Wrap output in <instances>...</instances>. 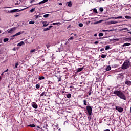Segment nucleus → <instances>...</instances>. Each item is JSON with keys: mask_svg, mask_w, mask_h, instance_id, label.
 <instances>
[{"mask_svg": "<svg viewBox=\"0 0 131 131\" xmlns=\"http://www.w3.org/2000/svg\"><path fill=\"white\" fill-rule=\"evenodd\" d=\"M112 41H119V39H112Z\"/></svg>", "mask_w": 131, "mask_h": 131, "instance_id": "30", "label": "nucleus"}, {"mask_svg": "<svg viewBox=\"0 0 131 131\" xmlns=\"http://www.w3.org/2000/svg\"><path fill=\"white\" fill-rule=\"evenodd\" d=\"M110 19H122V16H119V17H112Z\"/></svg>", "mask_w": 131, "mask_h": 131, "instance_id": "11", "label": "nucleus"}, {"mask_svg": "<svg viewBox=\"0 0 131 131\" xmlns=\"http://www.w3.org/2000/svg\"><path fill=\"white\" fill-rule=\"evenodd\" d=\"M130 66V61L129 60H125L122 66V69H127V68H129V67Z\"/></svg>", "mask_w": 131, "mask_h": 131, "instance_id": "2", "label": "nucleus"}, {"mask_svg": "<svg viewBox=\"0 0 131 131\" xmlns=\"http://www.w3.org/2000/svg\"><path fill=\"white\" fill-rule=\"evenodd\" d=\"M34 17H35V20H36L37 19H38V18H40L41 16H40V15H34Z\"/></svg>", "mask_w": 131, "mask_h": 131, "instance_id": "19", "label": "nucleus"}, {"mask_svg": "<svg viewBox=\"0 0 131 131\" xmlns=\"http://www.w3.org/2000/svg\"><path fill=\"white\" fill-rule=\"evenodd\" d=\"M104 131H110V129H106V130H104Z\"/></svg>", "mask_w": 131, "mask_h": 131, "instance_id": "58", "label": "nucleus"}, {"mask_svg": "<svg viewBox=\"0 0 131 131\" xmlns=\"http://www.w3.org/2000/svg\"><path fill=\"white\" fill-rule=\"evenodd\" d=\"M52 27H53V26H50L48 28L44 29L43 31H48V30H50Z\"/></svg>", "mask_w": 131, "mask_h": 131, "instance_id": "8", "label": "nucleus"}, {"mask_svg": "<svg viewBox=\"0 0 131 131\" xmlns=\"http://www.w3.org/2000/svg\"><path fill=\"white\" fill-rule=\"evenodd\" d=\"M104 35V34L103 33H100L99 34V36L101 37V36H103Z\"/></svg>", "mask_w": 131, "mask_h": 131, "instance_id": "37", "label": "nucleus"}, {"mask_svg": "<svg viewBox=\"0 0 131 131\" xmlns=\"http://www.w3.org/2000/svg\"><path fill=\"white\" fill-rule=\"evenodd\" d=\"M73 39V37H71L69 39V40H72Z\"/></svg>", "mask_w": 131, "mask_h": 131, "instance_id": "47", "label": "nucleus"}, {"mask_svg": "<svg viewBox=\"0 0 131 131\" xmlns=\"http://www.w3.org/2000/svg\"><path fill=\"white\" fill-rule=\"evenodd\" d=\"M17 5H19V3H15V5L17 6Z\"/></svg>", "mask_w": 131, "mask_h": 131, "instance_id": "59", "label": "nucleus"}, {"mask_svg": "<svg viewBox=\"0 0 131 131\" xmlns=\"http://www.w3.org/2000/svg\"><path fill=\"white\" fill-rule=\"evenodd\" d=\"M59 6H62V3H59Z\"/></svg>", "mask_w": 131, "mask_h": 131, "instance_id": "55", "label": "nucleus"}, {"mask_svg": "<svg viewBox=\"0 0 131 131\" xmlns=\"http://www.w3.org/2000/svg\"><path fill=\"white\" fill-rule=\"evenodd\" d=\"M25 42H26V43H27V40H25Z\"/></svg>", "mask_w": 131, "mask_h": 131, "instance_id": "60", "label": "nucleus"}, {"mask_svg": "<svg viewBox=\"0 0 131 131\" xmlns=\"http://www.w3.org/2000/svg\"><path fill=\"white\" fill-rule=\"evenodd\" d=\"M36 88L37 89H39V88H40V85H39V84H36Z\"/></svg>", "mask_w": 131, "mask_h": 131, "instance_id": "40", "label": "nucleus"}, {"mask_svg": "<svg viewBox=\"0 0 131 131\" xmlns=\"http://www.w3.org/2000/svg\"><path fill=\"white\" fill-rule=\"evenodd\" d=\"M116 110H117L118 112L121 113L122 111H123V108L119 106H117L115 107Z\"/></svg>", "mask_w": 131, "mask_h": 131, "instance_id": "4", "label": "nucleus"}, {"mask_svg": "<svg viewBox=\"0 0 131 131\" xmlns=\"http://www.w3.org/2000/svg\"><path fill=\"white\" fill-rule=\"evenodd\" d=\"M42 24H43V27H47V26H48V25H49V23L47 24V21H43Z\"/></svg>", "mask_w": 131, "mask_h": 131, "instance_id": "10", "label": "nucleus"}, {"mask_svg": "<svg viewBox=\"0 0 131 131\" xmlns=\"http://www.w3.org/2000/svg\"><path fill=\"white\" fill-rule=\"evenodd\" d=\"M103 51H104V48H102L101 49H100L101 52H103Z\"/></svg>", "mask_w": 131, "mask_h": 131, "instance_id": "53", "label": "nucleus"}, {"mask_svg": "<svg viewBox=\"0 0 131 131\" xmlns=\"http://www.w3.org/2000/svg\"><path fill=\"white\" fill-rule=\"evenodd\" d=\"M49 14H45L43 15V17L44 18H48V17H49Z\"/></svg>", "mask_w": 131, "mask_h": 131, "instance_id": "36", "label": "nucleus"}, {"mask_svg": "<svg viewBox=\"0 0 131 131\" xmlns=\"http://www.w3.org/2000/svg\"><path fill=\"white\" fill-rule=\"evenodd\" d=\"M68 7H72V3H71V2H68Z\"/></svg>", "mask_w": 131, "mask_h": 131, "instance_id": "22", "label": "nucleus"}, {"mask_svg": "<svg viewBox=\"0 0 131 131\" xmlns=\"http://www.w3.org/2000/svg\"><path fill=\"white\" fill-rule=\"evenodd\" d=\"M61 80H62V78L61 77L58 78V82H60V81H61Z\"/></svg>", "mask_w": 131, "mask_h": 131, "instance_id": "41", "label": "nucleus"}, {"mask_svg": "<svg viewBox=\"0 0 131 131\" xmlns=\"http://www.w3.org/2000/svg\"><path fill=\"white\" fill-rule=\"evenodd\" d=\"M6 8L8 9H11V7H4V9H6Z\"/></svg>", "mask_w": 131, "mask_h": 131, "instance_id": "52", "label": "nucleus"}, {"mask_svg": "<svg viewBox=\"0 0 131 131\" xmlns=\"http://www.w3.org/2000/svg\"><path fill=\"white\" fill-rule=\"evenodd\" d=\"M66 96H67V98H68V99H69L70 98H71V94L70 93L66 94Z\"/></svg>", "mask_w": 131, "mask_h": 131, "instance_id": "20", "label": "nucleus"}, {"mask_svg": "<svg viewBox=\"0 0 131 131\" xmlns=\"http://www.w3.org/2000/svg\"><path fill=\"white\" fill-rule=\"evenodd\" d=\"M18 62L15 63V68H18Z\"/></svg>", "mask_w": 131, "mask_h": 131, "instance_id": "44", "label": "nucleus"}, {"mask_svg": "<svg viewBox=\"0 0 131 131\" xmlns=\"http://www.w3.org/2000/svg\"><path fill=\"white\" fill-rule=\"evenodd\" d=\"M4 42H7V41H9V38H5L3 40Z\"/></svg>", "mask_w": 131, "mask_h": 131, "instance_id": "27", "label": "nucleus"}, {"mask_svg": "<svg viewBox=\"0 0 131 131\" xmlns=\"http://www.w3.org/2000/svg\"><path fill=\"white\" fill-rule=\"evenodd\" d=\"M20 10H19V9H13V10H11L10 11L11 13H16L17 12H19Z\"/></svg>", "mask_w": 131, "mask_h": 131, "instance_id": "9", "label": "nucleus"}, {"mask_svg": "<svg viewBox=\"0 0 131 131\" xmlns=\"http://www.w3.org/2000/svg\"><path fill=\"white\" fill-rule=\"evenodd\" d=\"M98 43H99V41H98L94 42L95 45H98Z\"/></svg>", "mask_w": 131, "mask_h": 131, "instance_id": "46", "label": "nucleus"}, {"mask_svg": "<svg viewBox=\"0 0 131 131\" xmlns=\"http://www.w3.org/2000/svg\"><path fill=\"white\" fill-rule=\"evenodd\" d=\"M35 11V8H32V9L30 10V13H33Z\"/></svg>", "mask_w": 131, "mask_h": 131, "instance_id": "31", "label": "nucleus"}, {"mask_svg": "<svg viewBox=\"0 0 131 131\" xmlns=\"http://www.w3.org/2000/svg\"><path fill=\"white\" fill-rule=\"evenodd\" d=\"M114 94L115 96L119 97V98H120L122 100H124V101L126 100V97L124 94V92H122L120 90H115Z\"/></svg>", "mask_w": 131, "mask_h": 131, "instance_id": "1", "label": "nucleus"}, {"mask_svg": "<svg viewBox=\"0 0 131 131\" xmlns=\"http://www.w3.org/2000/svg\"><path fill=\"white\" fill-rule=\"evenodd\" d=\"M35 23V21L34 20H31L29 22V24H34Z\"/></svg>", "mask_w": 131, "mask_h": 131, "instance_id": "25", "label": "nucleus"}, {"mask_svg": "<svg viewBox=\"0 0 131 131\" xmlns=\"http://www.w3.org/2000/svg\"><path fill=\"white\" fill-rule=\"evenodd\" d=\"M113 23H114V24H116L118 23V21H113Z\"/></svg>", "mask_w": 131, "mask_h": 131, "instance_id": "48", "label": "nucleus"}, {"mask_svg": "<svg viewBox=\"0 0 131 131\" xmlns=\"http://www.w3.org/2000/svg\"><path fill=\"white\" fill-rule=\"evenodd\" d=\"M48 0H43L41 2H40L39 3H37L35 5H40L41 4H45V3H47V2H48Z\"/></svg>", "mask_w": 131, "mask_h": 131, "instance_id": "7", "label": "nucleus"}, {"mask_svg": "<svg viewBox=\"0 0 131 131\" xmlns=\"http://www.w3.org/2000/svg\"><path fill=\"white\" fill-rule=\"evenodd\" d=\"M102 31L103 32H109L110 31H111V30H103Z\"/></svg>", "mask_w": 131, "mask_h": 131, "instance_id": "38", "label": "nucleus"}, {"mask_svg": "<svg viewBox=\"0 0 131 131\" xmlns=\"http://www.w3.org/2000/svg\"><path fill=\"white\" fill-rule=\"evenodd\" d=\"M106 71H110V70H111V66H107L106 68Z\"/></svg>", "mask_w": 131, "mask_h": 131, "instance_id": "18", "label": "nucleus"}, {"mask_svg": "<svg viewBox=\"0 0 131 131\" xmlns=\"http://www.w3.org/2000/svg\"><path fill=\"white\" fill-rule=\"evenodd\" d=\"M93 12H94V13H95L96 14H98V11L97 10V9H96V8H94V9H93Z\"/></svg>", "mask_w": 131, "mask_h": 131, "instance_id": "28", "label": "nucleus"}, {"mask_svg": "<svg viewBox=\"0 0 131 131\" xmlns=\"http://www.w3.org/2000/svg\"><path fill=\"white\" fill-rule=\"evenodd\" d=\"M125 84H127V85H129L130 86L131 85V82L130 81H126L125 82Z\"/></svg>", "mask_w": 131, "mask_h": 131, "instance_id": "15", "label": "nucleus"}, {"mask_svg": "<svg viewBox=\"0 0 131 131\" xmlns=\"http://www.w3.org/2000/svg\"><path fill=\"white\" fill-rule=\"evenodd\" d=\"M28 126L30 127H35V125H34V124H30V125H28Z\"/></svg>", "mask_w": 131, "mask_h": 131, "instance_id": "23", "label": "nucleus"}, {"mask_svg": "<svg viewBox=\"0 0 131 131\" xmlns=\"http://www.w3.org/2000/svg\"><path fill=\"white\" fill-rule=\"evenodd\" d=\"M8 71H9V69H7L6 70L4 71V73H5V72H8Z\"/></svg>", "mask_w": 131, "mask_h": 131, "instance_id": "50", "label": "nucleus"}, {"mask_svg": "<svg viewBox=\"0 0 131 131\" xmlns=\"http://www.w3.org/2000/svg\"><path fill=\"white\" fill-rule=\"evenodd\" d=\"M37 51V49H32L30 50V53H34Z\"/></svg>", "mask_w": 131, "mask_h": 131, "instance_id": "17", "label": "nucleus"}, {"mask_svg": "<svg viewBox=\"0 0 131 131\" xmlns=\"http://www.w3.org/2000/svg\"><path fill=\"white\" fill-rule=\"evenodd\" d=\"M59 24L60 25L61 23H60V22L54 23L52 24V25H58Z\"/></svg>", "mask_w": 131, "mask_h": 131, "instance_id": "21", "label": "nucleus"}, {"mask_svg": "<svg viewBox=\"0 0 131 131\" xmlns=\"http://www.w3.org/2000/svg\"><path fill=\"white\" fill-rule=\"evenodd\" d=\"M46 47L47 49H50V44L49 43L46 44Z\"/></svg>", "mask_w": 131, "mask_h": 131, "instance_id": "42", "label": "nucleus"}, {"mask_svg": "<svg viewBox=\"0 0 131 131\" xmlns=\"http://www.w3.org/2000/svg\"><path fill=\"white\" fill-rule=\"evenodd\" d=\"M125 18L126 19H131V16L126 15V16H125Z\"/></svg>", "mask_w": 131, "mask_h": 131, "instance_id": "34", "label": "nucleus"}, {"mask_svg": "<svg viewBox=\"0 0 131 131\" xmlns=\"http://www.w3.org/2000/svg\"><path fill=\"white\" fill-rule=\"evenodd\" d=\"M108 24H110V25H111V24H114V23H113V21H111L108 22Z\"/></svg>", "mask_w": 131, "mask_h": 131, "instance_id": "45", "label": "nucleus"}, {"mask_svg": "<svg viewBox=\"0 0 131 131\" xmlns=\"http://www.w3.org/2000/svg\"><path fill=\"white\" fill-rule=\"evenodd\" d=\"M99 11H100V12H103V11H104V8H103L102 7H100V8H99Z\"/></svg>", "mask_w": 131, "mask_h": 131, "instance_id": "35", "label": "nucleus"}, {"mask_svg": "<svg viewBox=\"0 0 131 131\" xmlns=\"http://www.w3.org/2000/svg\"><path fill=\"white\" fill-rule=\"evenodd\" d=\"M122 30H126V31H129V30L127 28H123Z\"/></svg>", "mask_w": 131, "mask_h": 131, "instance_id": "33", "label": "nucleus"}, {"mask_svg": "<svg viewBox=\"0 0 131 131\" xmlns=\"http://www.w3.org/2000/svg\"><path fill=\"white\" fill-rule=\"evenodd\" d=\"M130 43H125L123 45V47H126V46H130Z\"/></svg>", "mask_w": 131, "mask_h": 131, "instance_id": "16", "label": "nucleus"}, {"mask_svg": "<svg viewBox=\"0 0 131 131\" xmlns=\"http://www.w3.org/2000/svg\"><path fill=\"white\" fill-rule=\"evenodd\" d=\"M31 106L34 109H37V108H38V105H37V104H36V102H32Z\"/></svg>", "mask_w": 131, "mask_h": 131, "instance_id": "5", "label": "nucleus"}, {"mask_svg": "<svg viewBox=\"0 0 131 131\" xmlns=\"http://www.w3.org/2000/svg\"><path fill=\"white\" fill-rule=\"evenodd\" d=\"M37 128H40V127H39V126H37Z\"/></svg>", "mask_w": 131, "mask_h": 131, "instance_id": "61", "label": "nucleus"}, {"mask_svg": "<svg viewBox=\"0 0 131 131\" xmlns=\"http://www.w3.org/2000/svg\"><path fill=\"white\" fill-rule=\"evenodd\" d=\"M97 34H94V36H97Z\"/></svg>", "mask_w": 131, "mask_h": 131, "instance_id": "63", "label": "nucleus"}, {"mask_svg": "<svg viewBox=\"0 0 131 131\" xmlns=\"http://www.w3.org/2000/svg\"><path fill=\"white\" fill-rule=\"evenodd\" d=\"M44 78H45V77L40 76V77H39L38 79L39 80H42V79H43Z\"/></svg>", "mask_w": 131, "mask_h": 131, "instance_id": "26", "label": "nucleus"}, {"mask_svg": "<svg viewBox=\"0 0 131 131\" xmlns=\"http://www.w3.org/2000/svg\"><path fill=\"white\" fill-rule=\"evenodd\" d=\"M83 104H84V105L85 106H86V105H88V104L86 103V100H84L83 101Z\"/></svg>", "mask_w": 131, "mask_h": 131, "instance_id": "32", "label": "nucleus"}, {"mask_svg": "<svg viewBox=\"0 0 131 131\" xmlns=\"http://www.w3.org/2000/svg\"><path fill=\"white\" fill-rule=\"evenodd\" d=\"M109 49H110V46H109V45H107L105 46V50H109Z\"/></svg>", "mask_w": 131, "mask_h": 131, "instance_id": "29", "label": "nucleus"}, {"mask_svg": "<svg viewBox=\"0 0 131 131\" xmlns=\"http://www.w3.org/2000/svg\"><path fill=\"white\" fill-rule=\"evenodd\" d=\"M43 96H46V92H42V93L40 95V97H43Z\"/></svg>", "mask_w": 131, "mask_h": 131, "instance_id": "24", "label": "nucleus"}, {"mask_svg": "<svg viewBox=\"0 0 131 131\" xmlns=\"http://www.w3.org/2000/svg\"><path fill=\"white\" fill-rule=\"evenodd\" d=\"M86 109L87 110L89 116H91L92 113H93V108H92V106L88 105L86 107Z\"/></svg>", "mask_w": 131, "mask_h": 131, "instance_id": "3", "label": "nucleus"}, {"mask_svg": "<svg viewBox=\"0 0 131 131\" xmlns=\"http://www.w3.org/2000/svg\"><path fill=\"white\" fill-rule=\"evenodd\" d=\"M130 114L131 115V107H130Z\"/></svg>", "mask_w": 131, "mask_h": 131, "instance_id": "62", "label": "nucleus"}, {"mask_svg": "<svg viewBox=\"0 0 131 131\" xmlns=\"http://www.w3.org/2000/svg\"><path fill=\"white\" fill-rule=\"evenodd\" d=\"M22 33L21 32H18L17 33L15 34V35L12 36V37H15V36H18V35H20Z\"/></svg>", "mask_w": 131, "mask_h": 131, "instance_id": "12", "label": "nucleus"}, {"mask_svg": "<svg viewBox=\"0 0 131 131\" xmlns=\"http://www.w3.org/2000/svg\"><path fill=\"white\" fill-rule=\"evenodd\" d=\"M4 73H5L4 72L1 74V75L3 76L4 75Z\"/></svg>", "mask_w": 131, "mask_h": 131, "instance_id": "57", "label": "nucleus"}, {"mask_svg": "<svg viewBox=\"0 0 131 131\" xmlns=\"http://www.w3.org/2000/svg\"><path fill=\"white\" fill-rule=\"evenodd\" d=\"M73 86H70V89H73Z\"/></svg>", "mask_w": 131, "mask_h": 131, "instance_id": "56", "label": "nucleus"}, {"mask_svg": "<svg viewBox=\"0 0 131 131\" xmlns=\"http://www.w3.org/2000/svg\"><path fill=\"white\" fill-rule=\"evenodd\" d=\"M101 57L102 58H106V55L102 54Z\"/></svg>", "mask_w": 131, "mask_h": 131, "instance_id": "43", "label": "nucleus"}, {"mask_svg": "<svg viewBox=\"0 0 131 131\" xmlns=\"http://www.w3.org/2000/svg\"><path fill=\"white\" fill-rule=\"evenodd\" d=\"M15 30H16V28H12L10 30H8V33H13V32H14Z\"/></svg>", "mask_w": 131, "mask_h": 131, "instance_id": "6", "label": "nucleus"}, {"mask_svg": "<svg viewBox=\"0 0 131 131\" xmlns=\"http://www.w3.org/2000/svg\"><path fill=\"white\" fill-rule=\"evenodd\" d=\"M35 0H31V1H30V3L31 4H32V3H33V2H35Z\"/></svg>", "mask_w": 131, "mask_h": 131, "instance_id": "49", "label": "nucleus"}, {"mask_svg": "<svg viewBox=\"0 0 131 131\" xmlns=\"http://www.w3.org/2000/svg\"><path fill=\"white\" fill-rule=\"evenodd\" d=\"M23 45H24V42L21 41L17 44V47H21Z\"/></svg>", "mask_w": 131, "mask_h": 131, "instance_id": "13", "label": "nucleus"}, {"mask_svg": "<svg viewBox=\"0 0 131 131\" xmlns=\"http://www.w3.org/2000/svg\"><path fill=\"white\" fill-rule=\"evenodd\" d=\"M79 27H82L83 26V24L82 23L79 24Z\"/></svg>", "mask_w": 131, "mask_h": 131, "instance_id": "39", "label": "nucleus"}, {"mask_svg": "<svg viewBox=\"0 0 131 131\" xmlns=\"http://www.w3.org/2000/svg\"><path fill=\"white\" fill-rule=\"evenodd\" d=\"M129 40L131 41V37L129 38Z\"/></svg>", "mask_w": 131, "mask_h": 131, "instance_id": "64", "label": "nucleus"}, {"mask_svg": "<svg viewBox=\"0 0 131 131\" xmlns=\"http://www.w3.org/2000/svg\"><path fill=\"white\" fill-rule=\"evenodd\" d=\"M83 69H84L83 67L82 68H78L77 71V72H80V71H82V70H83Z\"/></svg>", "mask_w": 131, "mask_h": 131, "instance_id": "14", "label": "nucleus"}, {"mask_svg": "<svg viewBox=\"0 0 131 131\" xmlns=\"http://www.w3.org/2000/svg\"><path fill=\"white\" fill-rule=\"evenodd\" d=\"M40 48V47H39V46H37V48H36V50H37L39 49Z\"/></svg>", "mask_w": 131, "mask_h": 131, "instance_id": "51", "label": "nucleus"}, {"mask_svg": "<svg viewBox=\"0 0 131 131\" xmlns=\"http://www.w3.org/2000/svg\"><path fill=\"white\" fill-rule=\"evenodd\" d=\"M55 127H59V125L58 124H57L56 125H55Z\"/></svg>", "mask_w": 131, "mask_h": 131, "instance_id": "54", "label": "nucleus"}]
</instances>
